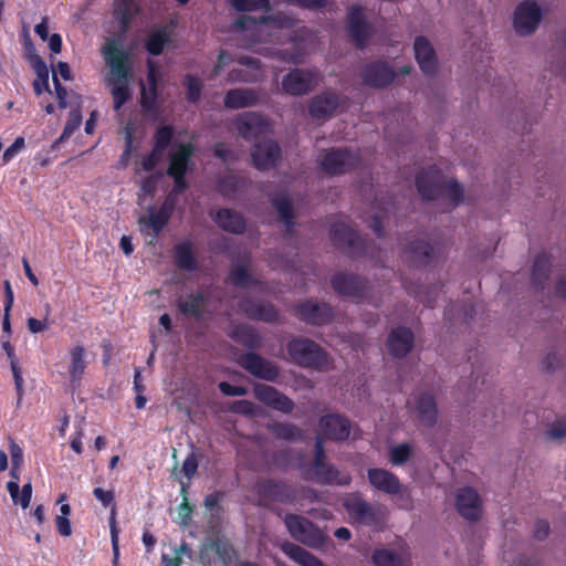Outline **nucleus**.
Segmentation results:
<instances>
[{
    "mask_svg": "<svg viewBox=\"0 0 566 566\" xmlns=\"http://www.w3.org/2000/svg\"><path fill=\"white\" fill-rule=\"evenodd\" d=\"M175 137V128L172 125H160L153 135V143L156 150L166 151L171 145Z\"/></svg>",
    "mask_w": 566,
    "mask_h": 566,
    "instance_id": "nucleus-48",
    "label": "nucleus"
},
{
    "mask_svg": "<svg viewBox=\"0 0 566 566\" xmlns=\"http://www.w3.org/2000/svg\"><path fill=\"white\" fill-rule=\"evenodd\" d=\"M261 95L252 87L228 90L223 96V106L228 109H243L260 104Z\"/></svg>",
    "mask_w": 566,
    "mask_h": 566,
    "instance_id": "nucleus-25",
    "label": "nucleus"
},
{
    "mask_svg": "<svg viewBox=\"0 0 566 566\" xmlns=\"http://www.w3.org/2000/svg\"><path fill=\"white\" fill-rule=\"evenodd\" d=\"M416 188L426 201L447 198L452 207L463 202L464 189L457 179L447 180L436 166L420 170L416 176Z\"/></svg>",
    "mask_w": 566,
    "mask_h": 566,
    "instance_id": "nucleus-2",
    "label": "nucleus"
},
{
    "mask_svg": "<svg viewBox=\"0 0 566 566\" xmlns=\"http://www.w3.org/2000/svg\"><path fill=\"white\" fill-rule=\"evenodd\" d=\"M411 452L410 446L402 442L389 450V461L394 465H402L410 459Z\"/></svg>",
    "mask_w": 566,
    "mask_h": 566,
    "instance_id": "nucleus-53",
    "label": "nucleus"
},
{
    "mask_svg": "<svg viewBox=\"0 0 566 566\" xmlns=\"http://www.w3.org/2000/svg\"><path fill=\"white\" fill-rule=\"evenodd\" d=\"M69 375L71 382H80L85 374L87 364L85 361V347L83 344L73 346L70 352Z\"/></svg>",
    "mask_w": 566,
    "mask_h": 566,
    "instance_id": "nucleus-41",
    "label": "nucleus"
},
{
    "mask_svg": "<svg viewBox=\"0 0 566 566\" xmlns=\"http://www.w3.org/2000/svg\"><path fill=\"white\" fill-rule=\"evenodd\" d=\"M297 23V20L289 15V13H283V11H276L272 13L271 25L276 29H293Z\"/></svg>",
    "mask_w": 566,
    "mask_h": 566,
    "instance_id": "nucleus-57",
    "label": "nucleus"
},
{
    "mask_svg": "<svg viewBox=\"0 0 566 566\" xmlns=\"http://www.w3.org/2000/svg\"><path fill=\"white\" fill-rule=\"evenodd\" d=\"M82 113L80 109H72L69 113L64 128L60 135V140L69 138L82 124Z\"/></svg>",
    "mask_w": 566,
    "mask_h": 566,
    "instance_id": "nucleus-54",
    "label": "nucleus"
},
{
    "mask_svg": "<svg viewBox=\"0 0 566 566\" xmlns=\"http://www.w3.org/2000/svg\"><path fill=\"white\" fill-rule=\"evenodd\" d=\"M137 14L138 6L135 0L114 1V18L119 22L122 33L128 31Z\"/></svg>",
    "mask_w": 566,
    "mask_h": 566,
    "instance_id": "nucleus-37",
    "label": "nucleus"
},
{
    "mask_svg": "<svg viewBox=\"0 0 566 566\" xmlns=\"http://www.w3.org/2000/svg\"><path fill=\"white\" fill-rule=\"evenodd\" d=\"M94 496L98 500V502L104 506H113L109 515V533H111V543L113 551V566H117L119 558V528L116 523L115 517V506H114V493L112 491H105L101 488H95Z\"/></svg>",
    "mask_w": 566,
    "mask_h": 566,
    "instance_id": "nucleus-24",
    "label": "nucleus"
},
{
    "mask_svg": "<svg viewBox=\"0 0 566 566\" xmlns=\"http://www.w3.org/2000/svg\"><path fill=\"white\" fill-rule=\"evenodd\" d=\"M208 297L202 292L187 294L185 298L179 300L178 308L185 317L199 319L203 315V306Z\"/></svg>",
    "mask_w": 566,
    "mask_h": 566,
    "instance_id": "nucleus-36",
    "label": "nucleus"
},
{
    "mask_svg": "<svg viewBox=\"0 0 566 566\" xmlns=\"http://www.w3.org/2000/svg\"><path fill=\"white\" fill-rule=\"evenodd\" d=\"M415 335L408 327L398 326L387 336V352L396 359L407 357L412 350Z\"/></svg>",
    "mask_w": 566,
    "mask_h": 566,
    "instance_id": "nucleus-22",
    "label": "nucleus"
},
{
    "mask_svg": "<svg viewBox=\"0 0 566 566\" xmlns=\"http://www.w3.org/2000/svg\"><path fill=\"white\" fill-rule=\"evenodd\" d=\"M230 336L237 343L249 348V352H255L262 346L261 335L255 328L249 325L235 326Z\"/></svg>",
    "mask_w": 566,
    "mask_h": 566,
    "instance_id": "nucleus-39",
    "label": "nucleus"
},
{
    "mask_svg": "<svg viewBox=\"0 0 566 566\" xmlns=\"http://www.w3.org/2000/svg\"><path fill=\"white\" fill-rule=\"evenodd\" d=\"M316 83L314 72L303 69H294L282 78V88L294 96L305 95L311 92Z\"/></svg>",
    "mask_w": 566,
    "mask_h": 566,
    "instance_id": "nucleus-18",
    "label": "nucleus"
},
{
    "mask_svg": "<svg viewBox=\"0 0 566 566\" xmlns=\"http://www.w3.org/2000/svg\"><path fill=\"white\" fill-rule=\"evenodd\" d=\"M255 399H259L265 407L275 411L290 415L295 408L294 400L283 394L275 387L263 382H256L253 386Z\"/></svg>",
    "mask_w": 566,
    "mask_h": 566,
    "instance_id": "nucleus-13",
    "label": "nucleus"
},
{
    "mask_svg": "<svg viewBox=\"0 0 566 566\" xmlns=\"http://www.w3.org/2000/svg\"><path fill=\"white\" fill-rule=\"evenodd\" d=\"M331 284L336 293L357 301L364 300L370 292V284L366 279L349 273L335 274Z\"/></svg>",
    "mask_w": 566,
    "mask_h": 566,
    "instance_id": "nucleus-12",
    "label": "nucleus"
},
{
    "mask_svg": "<svg viewBox=\"0 0 566 566\" xmlns=\"http://www.w3.org/2000/svg\"><path fill=\"white\" fill-rule=\"evenodd\" d=\"M268 430L276 438L294 441L304 437L303 430L294 423L274 421L266 426Z\"/></svg>",
    "mask_w": 566,
    "mask_h": 566,
    "instance_id": "nucleus-42",
    "label": "nucleus"
},
{
    "mask_svg": "<svg viewBox=\"0 0 566 566\" xmlns=\"http://www.w3.org/2000/svg\"><path fill=\"white\" fill-rule=\"evenodd\" d=\"M176 209L172 196H167L163 205L156 209L150 207L147 209V217H142L139 222L151 230L154 234H159L168 223Z\"/></svg>",
    "mask_w": 566,
    "mask_h": 566,
    "instance_id": "nucleus-21",
    "label": "nucleus"
},
{
    "mask_svg": "<svg viewBox=\"0 0 566 566\" xmlns=\"http://www.w3.org/2000/svg\"><path fill=\"white\" fill-rule=\"evenodd\" d=\"M164 153L165 151L163 150H156V147L153 146L151 151L148 155L144 156L140 160L142 169L145 171L154 170L157 164L161 160Z\"/></svg>",
    "mask_w": 566,
    "mask_h": 566,
    "instance_id": "nucleus-58",
    "label": "nucleus"
},
{
    "mask_svg": "<svg viewBox=\"0 0 566 566\" xmlns=\"http://www.w3.org/2000/svg\"><path fill=\"white\" fill-rule=\"evenodd\" d=\"M238 364L251 376L268 382H279L280 367L256 352H245L239 355Z\"/></svg>",
    "mask_w": 566,
    "mask_h": 566,
    "instance_id": "nucleus-8",
    "label": "nucleus"
},
{
    "mask_svg": "<svg viewBox=\"0 0 566 566\" xmlns=\"http://www.w3.org/2000/svg\"><path fill=\"white\" fill-rule=\"evenodd\" d=\"M134 145V128L126 126L125 128V149L120 156L119 165L125 167L132 156Z\"/></svg>",
    "mask_w": 566,
    "mask_h": 566,
    "instance_id": "nucleus-60",
    "label": "nucleus"
},
{
    "mask_svg": "<svg viewBox=\"0 0 566 566\" xmlns=\"http://www.w3.org/2000/svg\"><path fill=\"white\" fill-rule=\"evenodd\" d=\"M195 151L196 147L192 144L177 145L176 149L169 154L167 174L188 172Z\"/></svg>",
    "mask_w": 566,
    "mask_h": 566,
    "instance_id": "nucleus-32",
    "label": "nucleus"
},
{
    "mask_svg": "<svg viewBox=\"0 0 566 566\" xmlns=\"http://www.w3.org/2000/svg\"><path fill=\"white\" fill-rule=\"evenodd\" d=\"M548 438L558 440L566 437V418L555 419L546 430Z\"/></svg>",
    "mask_w": 566,
    "mask_h": 566,
    "instance_id": "nucleus-59",
    "label": "nucleus"
},
{
    "mask_svg": "<svg viewBox=\"0 0 566 566\" xmlns=\"http://www.w3.org/2000/svg\"><path fill=\"white\" fill-rule=\"evenodd\" d=\"M543 19V11L534 0H524L513 11V29L522 36L533 34Z\"/></svg>",
    "mask_w": 566,
    "mask_h": 566,
    "instance_id": "nucleus-11",
    "label": "nucleus"
},
{
    "mask_svg": "<svg viewBox=\"0 0 566 566\" xmlns=\"http://www.w3.org/2000/svg\"><path fill=\"white\" fill-rule=\"evenodd\" d=\"M102 55L109 69L107 82L112 84L113 108L119 111L130 98L128 86L133 74L130 51L122 46L120 39H112L103 45Z\"/></svg>",
    "mask_w": 566,
    "mask_h": 566,
    "instance_id": "nucleus-1",
    "label": "nucleus"
},
{
    "mask_svg": "<svg viewBox=\"0 0 566 566\" xmlns=\"http://www.w3.org/2000/svg\"><path fill=\"white\" fill-rule=\"evenodd\" d=\"M411 553L406 543L399 546V553L388 548L376 549L373 554V562L376 566H410Z\"/></svg>",
    "mask_w": 566,
    "mask_h": 566,
    "instance_id": "nucleus-30",
    "label": "nucleus"
},
{
    "mask_svg": "<svg viewBox=\"0 0 566 566\" xmlns=\"http://www.w3.org/2000/svg\"><path fill=\"white\" fill-rule=\"evenodd\" d=\"M415 410L424 426L432 427L437 422L438 410L432 394L420 392L415 401Z\"/></svg>",
    "mask_w": 566,
    "mask_h": 566,
    "instance_id": "nucleus-35",
    "label": "nucleus"
},
{
    "mask_svg": "<svg viewBox=\"0 0 566 566\" xmlns=\"http://www.w3.org/2000/svg\"><path fill=\"white\" fill-rule=\"evenodd\" d=\"M182 83L186 86V101L191 104H197L201 98L203 87L201 80L192 74H187Z\"/></svg>",
    "mask_w": 566,
    "mask_h": 566,
    "instance_id": "nucleus-49",
    "label": "nucleus"
},
{
    "mask_svg": "<svg viewBox=\"0 0 566 566\" xmlns=\"http://www.w3.org/2000/svg\"><path fill=\"white\" fill-rule=\"evenodd\" d=\"M361 165L358 151L348 148H331L319 160L322 171L329 176H339L350 172Z\"/></svg>",
    "mask_w": 566,
    "mask_h": 566,
    "instance_id": "nucleus-6",
    "label": "nucleus"
},
{
    "mask_svg": "<svg viewBox=\"0 0 566 566\" xmlns=\"http://www.w3.org/2000/svg\"><path fill=\"white\" fill-rule=\"evenodd\" d=\"M229 3L238 11H252L263 9L269 11L271 4L269 0H228Z\"/></svg>",
    "mask_w": 566,
    "mask_h": 566,
    "instance_id": "nucleus-52",
    "label": "nucleus"
},
{
    "mask_svg": "<svg viewBox=\"0 0 566 566\" xmlns=\"http://www.w3.org/2000/svg\"><path fill=\"white\" fill-rule=\"evenodd\" d=\"M186 174H167L169 177L174 179L172 191L168 196H172L175 206L178 203V196L182 195L188 189V184L186 180Z\"/></svg>",
    "mask_w": 566,
    "mask_h": 566,
    "instance_id": "nucleus-56",
    "label": "nucleus"
},
{
    "mask_svg": "<svg viewBox=\"0 0 566 566\" xmlns=\"http://www.w3.org/2000/svg\"><path fill=\"white\" fill-rule=\"evenodd\" d=\"M347 32L357 49H365L371 36V27L366 21L363 8L358 4H353L347 10Z\"/></svg>",
    "mask_w": 566,
    "mask_h": 566,
    "instance_id": "nucleus-14",
    "label": "nucleus"
},
{
    "mask_svg": "<svg viewBox=\"0 0 566 566\" xmlns=\"http://www.w3.org/2000/svg\"><path fill=\"white\" fill-rule=\"evenodd\" d=\"M329 235L335 248H360L358 245V234L344 221L333 222Z\"/></svg>",
    "mask_w": 566,
    "mask_h": 566,
    "instance_id": "nucleus-34",
    "label": "nucleus"
},
{
    "mask_svg": "<svg viewBox=\"0 0 566 566\" xmlns=\"http://www.w3.org/2000/svg\"><path fill=\"white\" fill-rule=\"evenodd\" d=\"M318 423L322 432L328 439L343 441L350 436V422L340 415H325L321 417Z\"/></svg>",
    "mask_w": 566,
    "mask_h": 566,
    "instance_id": "nucleus-28",
    "label": "nucleus"
},
{
    "mask_svg": "<svg viewBox=\"0 0 566 566\" xmlns=\"http://www.w3.org/2000/svg\"><path fill=\"white\" fill-rule=\"evenodd\" d=\"M296 314L300 319L313 326L329 324L334 318V310L328 303H317L311 300L297 305Z\"/></svg>",
    "mask_w": 566,
    "mask_h": 566,
    "instance_id": "nucleus-17",
    "label": "nucleus"
},
{
    "mask_svg": "<svg viewBox=\"0 0 566 566\" xmlns=\"http://www.w3.org/2000/svg\"><path fill=\"white\" fill-rule=\"evenodd\" d=\"M251 157L255 168L269 170L276 167L281 158V148L274 139H263L253 146Z\"/></svg>",
    "mask_w": 566,
    "mask_h": 566,
    "instance_id": "nucleus-19",
    "label": "nucleus"
},
{
    "mask_svg": "<svg viewBox=\"0 0 566 566\" xmlns=\"http://www.w3.org/2000/svg\"><path fill=\"white\" fill-rule=\"evenodd\" d=\"M214 220L228 233L242 234L247 229V220L243 214L229 208L218 210Z\"/></svg>",
    "mask_w": 566,
    "mask_h": 566,
    "instance_id": "nucleus-33",
    "label": "nucleus"
},
{
    "mask_svg": "<svg viewBox=\"0 0 566 566\" xmlns=\"http://www.w3.org/2000/svg\"><path fill=\"white\" fill-rule=\"evenodd\" d=\"M554 295L558 300L566 301V274L558 275L555 279Z\"/></svg>",
    "mask_w": 566,
    "mask_h": 566,
    "instance_id": "nucleus-64",
    "label": "nucleus"
},
{
    "mask_svg": "<svg viewBox=\"0 0 566 566\" xmlns=\"http://www.w3.org/2000/svg\"><path fill=\"white\" fill-rule=\"evenodd\" d=\"M282 552L302 566H325L324 563L297 544L285 542L281 546Z\"/></svg>",
    "mask_w": 566,
    "mask_h": 566,
    "instance_id": "nucleus-40",
    "label": "nucleus"
},
{
    "mask_svg": "<svg viewBox=\"0 0 566 566\" xmlns=\"http://www.w3.org/2000/svg\"><path fill=\"white\" fill-rule=\"evenodd\" d=\"M157 98H158V88H151L150 86H148V88H146L145 85L142 84L139 105L143 111H145V112L155 111Z\"/></svg>",
    "mask_w": 566,
    "mask_h": 566,
    "instance_id": "nucleus-50",
    "label": "nucleus"
},
{
    "mask_svg": "<svg viewBox=\"0 0 566 566\" xmlns=\"http://www.w3.org/2000/svg\"><path fill=\"white\" fill-rule=\"evenodd\" d=\"M305 480L315 481L321 485H348L352 481L350 473H340L333 464L326 461L324 442L316 437L314 443V460L303 471Z\"/></svg>",
    "mask_w": 566,
    "mask_h": 566,
    "instance_id": "nucleus-4",
    "label": "nucleus"
},
{
    "mask_svg": "<svg viewBox=\"0 0 566 566\" xmlns=\"http://www.w3.org/2000/svg\"><path fill=\"white\" fill-rule=\"evenodd\" d=\"M7 488L11 495V500H13L15 504L19 503L22 509H27L29 506L32 497L31 482H27L20 491L17 480H11L8 482Z\"/></svg>",
    "mask_w": 566,
    "mask_h": 566,
    "instance_id": "nucleus-47",
    "label": "nucleus"
},
{
    "mask_svg": "<svg viewBox=\"0 0 566 566\" xmlns=\"http://www.w3.org/2000/svg\"><path fill=\"white\" fill-rule=\"evenodd\" d=\"M169 42V31L166 28L158 29L147 36L145 41V49L151 56H159Z\"/></svg>",
    "mask_w": 566,
    "mask_h": 566,
    "instance_id": "nucleus-44",
    "label": "nucleus"
},
{
    "mask_svg": "<svg viewBox=\"0 0 566 566\" xmlns=\"http://www.w3.org/2000/svg\"><path fill=\"white\" fill-rule=\"evenodd\" d=\"M11 475L18 480V471L23 462V451L14 439H10Z\"/></svg>",
    "mask_w": 566,
    "mask_h": 566,
    "instance_id": "nucleus-55",
    "label": "nucleus"
},
{
    "mask_svg": "<svg viewBox=\"0 0 566 566\" xmlns=\"http://www.w3.org/2000/svg\"><path fill=\"white\" fill-rule=\"evenodd\" d=\"M413 50L420 70L427 75H433L437 71V57L432 43L428 38L419 35L415 39Z\"/></svg>",
    "mask_w": 566,
    "mask_h": 566,
    "instance_id": "nucleus-29",
    "label": "nucleus"
},
{
    "mask_svg": "<svg viewBox=\"0 0 566 566\" xmlns=\"http://www.w3.org/2000/svg\"><path fill=\"white\" fill-rule=\"evenodd\" d=\"M235 127L239 135L248 140L258 138L269 130L268 122L261 114L255 112L239 115L235 119Z\"/></svg>",
    "mask_w": 566,
    "mask_h": 566,
    "instance_id": "nucleus-23",
    "label": "nucleus"
},
{
    "mask_svg": "<svg viewBox=\"0 0 566 566\" xmlns=\"http://www.w3.org/2000/svg\"><path fill=\"white\" fill-rule=\"evenodd\" d=\"M367 478L373 489L387 495L399 496L408 505L411 504L409 493L403 488L399 478L391 471L382 468H370L367 470Z\"/></svg>",
    "mask_w": 566,
    "mask_h": 566,
    "instance_id": "nucleus-10",
    "label": "nucleus"
},
{
    "mask_svg": "<svg viewBox=\"0 0 566 566\" xmlns=\"http://www.w3.org/2000/svg\"><path fill=\"white\" fill-rule=\"evenodd\" d=\"M258 496V505L268 507L270 503L294 504L298 499V490L294 484L275 478H260L252 489Z\"/></svg>",
    "mask_w": 566,
    "mask_h": 566,
    "instance_id": "nucleus-5",
    "label": "nucleus"
},
{
    "mask_svg": "<svg viewBox=\"0 0 566 566\" xmlns=\"http://www.w3.org/2000/svg\"><path fill=\"white\" fill-rule=\"evenodd\" d=\"M176 265L181 271H195L197 268V259L193 250H176Z\"/></svg>",
    "mask_w": 566,
    "mask_h": 566,
    "instance_id": "nucleus-51",
    "label": "nucleus"
},
{
    "mask_svg": "<svg viewBox=\"0 0 566 566\" xmlns=\"http://www.w3.org/2000/svg\"><path fill=\"white\" fill-rule=\"evenodd\" d=\"M342 105L337 93L326 91L314 95L308 103V114L312 118L324 119L336 114Z\"/></svg>",
    "mask_w": 566,
    "mask_h": 566,
    "instance_id": "nucleus-20",
    "label": "nucleus"
},
{
    "mask_svg": "<svg viewBox=\"0 0 566 566\" xmlns=\"http://www.w3.org/2000/svg\"><path fill=\"white\" fill-rule=\"evenodd\" d=\"M209 551L214 552L224 566L230 565L238 557L237 551L228 538L218 534L214 538H206L200 548V558L205 560Z\"/></svg>",
    "mask_w": 566,
    "mask_h": 566,
    "instance_id": "nucleus-26",
    "label": "nucleus"
},
{
    "mask_svg": "<svg viewBox=\"0 0 566 566\" xmlns=\"http://www.w3.org/2000/svg\"><path fill=\"white\" fill-rule=\"evenodd\" d=\"M283 520L289 534L295 541L308 547H318L323 544V533L307 517L294 513H286Z\"/></svg>",
    "mask_w": 566,
    "mask_h": 566,
    "instance_id": "nucleus-7",
    "label": "nucleus"
},
{
    "mask_svg": "<svg viewBox=\"0 0 566 566\" xmlns=\"http://www.w3.org/2000/svg\"><path fill=\"white\" fill-rule=\"evenodd\" d=\"M271 202L286 229L291 231L295 224V213L291 199L287 196H280L273 198Z\"/></svg>",
    "mask_w": 566,
    "mask_h": 566,
    "instance_id": "nucleus-45",
    "label": "nucleus"
},
{
    "mask_svg": "<svg viewBox=\"0 0 566 566\" xmlns=\"http://www.w3.org/2000/svg\"><path fill=\"white\" fill-rule=\"evenodd\" d=\"M239 308L249 319L263 323H276L280 314L276 307L265 301H256L250 296H242L239 301Z\"/></svg>",
    "mask_w": 566,
    "mask_h": 566,
    "instance_id": "nucleus-16",
    "label": "nucleus"
},
{
    "mask_svg": "<svg viewBox=\"0 0 566 566\" xmlns=\"http://www.w3.org/2000/svg\"><path fill=\"white\" fill-rule=\"evenodd\" d=\"M551 259L546 253L536 255L531 271V283L537 290H544L545 283L551 274Z\"/></svg>",
    "mask_w": 566,
    "mask_h": 566,
    "instance_id": "nucleus-38",
    "label": "nucleus"
},
{
    "mask_svg": "<svg viewBox=\"0 0 566 566\" xmlns=\"http://www.w3.org/2000/svg\"><path fill=\"white\" fill-rule=\"evenodd\" d=\"M213 154L223 163L234 161L237 159L234 153L226 147L224 142H218L213 148Z\"/></svg>",
    "mask_w": 566,
    "mask_h": 566,
    "instance_id": "nucleus-63",
    "label": "nucleus"
},
{
    "mask_svg": "<svg viewBox=\"0 0 566 566\" xmlns=\"http://www.w3.org/2000/svg\"><path fill=\"white\" fill-rule=\"evenodd\" d=\"M249 261L250 258L248 260L238 261L230 266L228 280L234 287L249 289L251 286L263 285L262 281L252 275L249 269Z\"/></svg>",
    "mask_w": 566,
    "mask_h": 566,
    "instance_id": "nucleus-31",
    "label": "nucleus"
},
{
    "mask_svg": "<svg viewBox=\"0 0 566 566\" xmlns=\"http://www.w3.org/2000/svg\"><path fill=\"white\" fill-rule=\"evenodd\" d=\"M24 148V138L22 136L15 137V140L10 145V147L3 154V163H10L15 155Z\"/></svg>",
    "mask_w": 566,
    "mask_h": 566,
    "instance_id": "nucleus-62",
    "label": "nucleus"
},
{
    "mask_svg": "<svg viewBox=\"0 0 566 566\" xmlns=\"http://www.w3.org/2000/svg\"><path fill=\"white\" fill-rule=\"evenodd\" d=\"M286 352L290 361L302 368L324 371L331 366L328 353L316 342L307 337H293L290 339L286 343Z\"/></svg>",
    "mask_w": 566,
    "mask_h": 566,
    "instance_id": "nucleus-3",
    "label": "nucleus"
},
{
    "mask_svg": "<svg viewBox=\"0 0 566 566\" xmlns=\"http://www.w3.org/2000/svg\"><path fill=\"white\" fill-rule=\"evenodd\" d=\"M32 66L35 71L36 78L33 81V91L36 95H41L44 91L51 92L50 90V72L40 55H35L32 62Z\"/></svg>",
    "mask_w": 566,
    "mask_h": 566,
    "instance_id": "nucleus-43",
    "label": "nucleus"
},
{
    "mask_svg": "<svg viewBox=\"0 0 566 566\" xmlns=\"http://www.w3.org/2000/svg\"><path fill=\"white\" fill-rule=\"evenodd\" d=\"M344 509L359 524L376 525L380 521L377 510L358 493L350 494L344 501Z\"/></svg>",
    "mask_w": 566,
    "mask_h": 566,
    "instance_id": "nucleus-15",
    "label": "nucleus"
},
{
    "mask_svg": "<svg viewBox=\"0 0 566 566\" xmlns=\"http://www.w3.org/2000/svg\"><path fill=\"white\" fill-rule=\"evenodd\" d=\"M292 460L290 450H280L272 454V464L277 469H285L289 467Z\"/></svg>",
    "mask_w": 566,
    "mask_h": 566,
    "instance_id": "nucleus-61",
    "label": "nucleus"
},
{
    "mask_svg": "<svg viewBox=\"0 0 566 566\" xmlns=\"http://www.w3.org/2000/svg\"><path fill=\"white\" fill-rule=\"evenodd\" d=\"M410 71V66H402L399 72H396L388 62L374 61L363 67L360 76L365 85L374 88H385L395 81L398 74L407 75Z\"/></svg>",
    "mask_w": 566,
    "mask_h": 566,
    "instance_id": "nucleus-9",
    "label": "nucleus"
},
{
    "mask_svg": "<svg viewBox=\"0 0 566 566\" xmlns=\"http://www.w3.org/2000/svg\"><path fill=\"white\" fill-rule=\"evenodd\" d=\"M455 507L462 517L476 521L481 515V499L472 488L460 489L455 499Z\"/></svg>",
    "mask_w": 566,
    "mask_h": 566,
    "instance_id": "nucleus-27",
    "label": "nucleus"
},
{
    "mask_svg": "<svg viewBox=\"0 0 566 566\" xmlns=\"http://www.w3.org/2000/svg\"><path fill=\"white\" fill-rule=\"evenodd\" d=\"M245 180L239 175H226L217 184V190L226 198H233L243 187Z\"/></svg>",
    "mask_w": 566,
    "mask_h": 566,
    "instance_id": "nucleus-46",
    "label": "nucleus"
}]
</instances>
